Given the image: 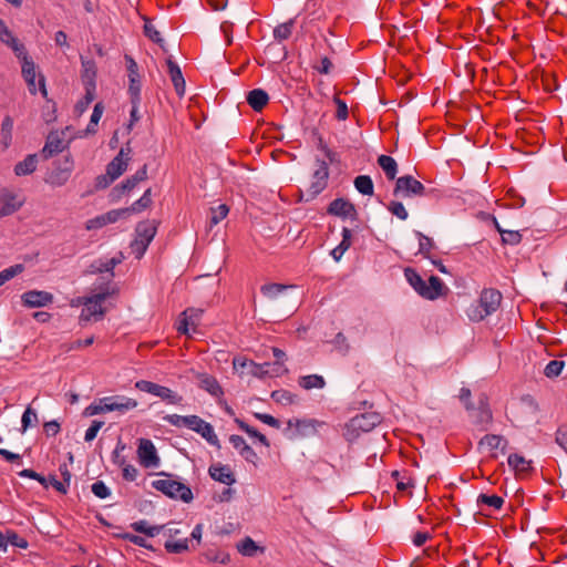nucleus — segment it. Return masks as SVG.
Masks as SVG:
<instances>
[{"instance_id": "obj_1", "label": "nucleus", "mask_w": 567, "mask_h": 567, "mask_svg": "<svg viewBox=\"0 0 567 567\" xmlns=\"http://www.w3.org/2000/svg\"><path fill=\"white\" fill-rule=\"evenodd\" d=\"M502 293L496 289H484L480 299L470 305L466 315L471 321L480 322L494 313L501 306Z\"/></svg>"}, {"instance_id": "obj_2", "label": "nucleus", "mask_w": 567, "mask_h": 567, "mask_svg": "<svg viewBox=\"0 0 567 567\" xmlns=\"http://www.w3.org/2000/svg\"><path fill=\"white\" fill-rule=\"evenodd\" d=\"M404 276L413 289L423 298L435 300L442 295L444 286L439 277L431 276L427 285L422 277L411 268L404 270Z\"/></svg>"}, {"instance_id": "obj_3", "label": "nucleus", "mask_w": 567, "mask_h": 567, "mask_svg": "<svg viewBox=\"0 0 567 567\" xmlns=\"http://www.w3.org/2000/svg\"><path fill=\"white\" fill-rule=\"evenodd\" d=\"M382 421V417L377 412H368L355 415L344 426V437L347 441H354L360 433L370 432Z\"/></svg>"}, {"instance_id": "obj_4", "label": "nucleus", "mask_w": 567, "mask_h": 567, "mask_svg": "<svg viewBox=\"0 0 567 567\" xmlns=\"http://www.w3.org/2000/svg\"><path fill=\"white\" fill-rule=\"evenodd\" d=\"M165 476L166 478L153 481L152 487L171 498L181 499L185 503L193 499L192 489L187 485L173 480L171 475L165 474Z\"/></svg>"}, {"instance_id": "obj_5", "label": "nucleus", "mask_w": 567, "mask_h": 567, "mask_svg": "<svg viewBox=\"0 0 567 567\" xmlns=\"http://www.w3.org/2000/svg\"><path fill=\"white\" fill-rule=\"evenodd\" d=\"M318 167L312 175L309 187L301 193V198L306 202L315 199L328 184L329 168L324 161H317Z\"/></svg>"}, {"instance_id": "obj_6", "label": "nucleus", "mask_w": 567, "mask_h": 567, "mask_svg": "<svg viewBox=\"0 0 567 567\" xmlns=\"http://www.w3.org/2000/svg\"><path fill=\"white\" fill-rule=\"evenodd\" d=\"M425 186L411 175H404L396 179L393 195L402 198L426 196Z\"/></svg>"}, {"instance_id": "obj_7", "label": "nucleus", "mask_w": 567, "mask_h": 567, "mask_svg": "<svg viewBox=\"0 0 567 567\" xmlns=\"http://www.w3.org/2000/svg\"><path fill=\"white\" fill-rule=\"evenodd\" d=\"M106 298V292L101 291L92 297L85 298L83 302V309L80 315L81 322H87L91 319L97 320L103 315V302Z\"/></svg>"}, {"instance_id": "obj_8", "label": "nucleus", "mask_w": 567, "mask_h": 567, "mask_svg": "<svg viewBox=\"0 0 567 567\" xmlns=\"http://www.w3.org/2000/svg\"><path fill=\"white\" fill-rule=\"evenodd\" d=\"M135 388L142 392H146L155 396H158L162 400L167 401L172 404H178L182 401V396L177 395L169 388L159 385L151 381L140 380L135 383Z\"/></svg>"}, {"instance_id": "obj_9", "label": "nucleus", "mask_w": 567, "mask_h": 567, "mask_svg": "<svg viewBox=\"0 0 567 567\" xmlns=\"http://www.w3.org/2000/svg\"><path fill=\"white\" fill-rule=\"evenodd\" d=\"M471 417L473 419L474 424L480 426L482 430H487L488 425L492 423L493 414L489 409L488 399L486 394H481L478 396L477 406L473 405L472 411H468Z\"/></svg>"}, {"instance_id": "obj_10", "label": "nucleus", "mask_w": 567, "mask_h": 567, "mask_svg": "<svg viewBox=\"0 0 567 567\" xmlns=\"http://www.w3.org/2000/svg\"><path fill=\"white\" fill-rule=\"evenodd\" d=\"M132 159V150L128 144L121 147L117 155L109 163V184L118 178L127 168Z\"/></svg>"}, {"instance_id": "obj_11", "label": "nucleus", "mask_w": 567, "mask_h": 567, "mask_svg": "<svg viewBox=\"0 0 567 567\" xmlns=\"http://www.w3.org/2000/svg\"><path fill=\"white\" fill-rule=\"evenodd\" d=\"M125 65H126V72L128 78V87L127 93L130 97H141V90H142V83H141V74H140V68L136 63V61L128 54L124 55Z\"/></svg>"}, {"instance_id": "obj_12", "label": "nucleus", "mask_w": 567, "mask_h": 567, "mask_svg": "<svg viewBox=\"0 0 567 567\" xmlns=\"http://www.w3.org/2000/svg\"><path fill=\"white\" fill-rule=\"evenodd\" d=\"M185 427L200 434L212 445H218L219 441L215 434L214 427L208 422L197 415H188Z\"/></svg>"}, {"instance_id": "obj_13", "label": "nucleus", "mask_w": 567, "mask_h": 567, "mask_svg": "<svg viewBox=\"0 0 567 567\" xmlns=\"http://www.w3.org/2000/svg\"><path fill=\"white\" fill-rule=\"evenodd\" d=\"M137 454L140 463L145 468H155L159 465V457L156 453V449L151 440L141 439Z\"/></svg>"}, {"instance_id": "obj_14", "label": "nucleus", "mask_w": 567, "mask_h": 567, "mask_svg": "<svg viewBox=\"0 0 567 567\" xmlns=\"http://www.w3.org/2000/svg\"><path fill=\"white\" fill-rule=\"evenodd\" d=\"M53 295L43 290H29L21 296L22 305L27 308H41L53 302Z\"/></svg>"}, {"instance_id": "obj_15", "label": "nucleus", "mask_w": 567, "mask_h": 567, "mask_svg": "<svg viewBox=\"0 0 567 567\" xmlns=\"http://www.w3.org/2000/svg\"><path fill=\"white\" fill-rule=\"evenodd\" d=\"M23 202L8 189L0 190V217L9 216L20 209Z\"/></svg>"}, {"instance_id": "obj_16", "label": "nucleus", "mask_w": 567, "mask_h": 567, "mask_svg": "<svg viewBox=\"0 0 567 567\" xmlns=\"http://www.w3.org/2000/svg\"><path fill=\"white\" fill-rule=\"evenodd\" d=\"M328 213L342 218H357V209L354 205L343 198L332 200L328 207Z\"/></svg>"}, {"instance_id": "obj_17", "label": "nucleus", "mask_w": 567, "mask_h": 567, "mask_svg": "<svg viewBox=\"0 0 567 567\" xmlns=\"http://www.w3.org/2000/svg\"><path fill=\"white\" fill-rule=\"evenodd\" d=\"M202 310L188 308L182 312V319L177 323V331L183 334L189 333V328L195 327L200 319Z\"/></svg>"}, {"instance_id": "obj_18", "label": "nucleus", "mask_w": 567, "mask_h": 567, "mask_svg": "<svg viewBox=\"0 0 567 567\" xmlns=\"http://www.w3.org/2000/svg\"><path fill=\"white\" fill-rule=\"evenodd\" d=\"M137 401L124 395L109 396V412L124 414L137 406Z\"/></svg>"}, {"instance_id": "obj_19", "label": "nucleus", "mask_w": 567, "mask_h": 567, "mask_svg": "<svg viewBox=\"0 0 567 567\" xmlns=\"http://www.w3.org/2000/svg\"><path fill=\"white\" fill-rule=\"evenodd\" d=\"M81 62H82L81 79H82L84 89H90L91 91H95V76H96L95 62L91 59H85L84 56H81Z\"/></svg>"}, {"instance_id": "obj_20", "label": "nucleus", "mask_w": 567, "mask_h": 567, "mask_svg": "<svg viewBox=\"0 0 567 567\" xmlns=\"http://www.w3.org/2000/svg\"><path fill=\"white\" fill-rule=\"evenodd\" d=\"M208 473L210 477L217 482L226 484L228 486L236 482L235 475L231 470L220 463L214 464L209 467Z\"/></svg>"}, {"instance_id": "obj_21", "label": "nucleus", "mask_w": 567, "mask_h": 567, "mask_svg": "<svg viewBox=\"0 0 567 567\" xmlns=\"http://www.w3.org/2000/svg\"><path fill=\"white\" fill-rule=\"evenodd\" d=\"M229 442L247 462L255 463L257 454L243 436L233 434L229 437Z\"/></svg>"}, {"instance_id": "obj_22", "label": "nucleus", "mask_w": 567, "mask_h": 567, "mask_svg": "<svg viewBox=\"0 0 567 567\" xmlns=\"http://www.w3.org/2000/svg\"><path fill=\"white\" fill-rule=\"evenodd\" d=\"M167 68L174 89L179 97L185 93V80L179 66L171 59L167 60Z\"/></svg>"}, {"instance_id": "obj_23", "label": "nucleus", "mask_w": 567, "mask_h": 567, "mask_svg": "<svg viewBox=\"0 0 567 567\" xmlns=\"http://www.w3.org/2000/svg\"><path fill=\"white\" fill-rule=\"evenodd\" d=\"M64 146V141L59 136L58 133H50L42 148V154L45 158L52 157L53 155L62 152Z\"/></svg>"}, {"instance_id": "obj_24", "label": "nucleus", "mask_w": 567, "mask_h": 567, "mask_svg": "<svg viewBox=\"0 0 567 567\" xmlns=\"http://www.w3.org/2000/svg\"><path fill=\"white\" fill-rule=\"evenodd\" d=\"M197 379L199 381V388L207 391L213 396L219 398L224 394L221 386L213 375L200 373Z\"/></svg>"}, {"instance_id": "obj_25", "label": "nucleus", "mask_w": 567, "mask_h": 567, "mask_svg": "<svg viewBox=\"0 0 567 567\" xmlns=\"http://www.w3.org/2000/svg\"><path fill=\"white\" fill-rule=\"evenodd\" d=\"M478 445L480 447H487L489 452H494L497 449L504 451L507 445V441L501 435L486 434L481 439ZM492 457H496V454L492 453Z\"/></svg>"}, {"instance_id": "obj_26", "label": "nucleus", "mask_w": 567, "mask_h": 567, "mask_svg": "<svg viewBox=\"0 0 567 567\" xmlns=\"http://www.w3.org/2000/svg\"><path fill=\"white\" fill-rule=\"evenodd\" d=\"M268 101V93L261 89H254L247 94L248 104L257 112L261 111L267 105Z\"/></svg>"}, {"instance_id": "obj_27", "label": "nucleus", "mask_w": 567, "mask_h": 567, "mask_svg": "<svg viewBox=\"0 0 567 567\" xmlns=\"http://www.w3.org/2000/svg\"><path fill=\"white\" fill-rule=\"evenodd\" d=\"M21 73L24 81L28 84L29 92L32 95L37 94L35 78H37V65L33 61H25L22 63Z\"/></svg>"}, {"instance_id": "obj_28", "label": "nucleus", "mask_w": 567, "mask_h": 567, "mask_svg": "<svg viewBox=\"0 0 567 567\" xmlns=\"http://www.w3.org/2000/svg\"><path fill=\"white\" fill-rule=\"evenodd\" d=\"M293 286H287L282 284H267L261 286V293L269 300H277L289 289H292Z\"/></svg>"}, {"instance_id": "obj_29", "label": "nucleus", "mask_w": 567, "mask_h": 567, "mask_svg": "<svg viewBox=\"0 0 567 567\" xmlns=\"http://www.w3.org/2000/svg\"><path fill=\"white\" fill-rule=\"evenodd\" d=\"M38 156L37 154L28 155L23 161L19 162L14 166V173L17 176H24L32 174L37 169Z\"/></svg>"}, {"instance_id": "obj_30", "label": "nucleus", "mask_w": 567, "mask_h": 567, "mask_svg": "<svg viewBox=\"0 0 567 567\" xmlns=\"http://www.w3.org/2000/svg\"><path fill=\"white\" fill-rule=\"evenodd\" d=\"M507 463L516 474H525L532 470V461L516 453L508 456Z\"/></svg>"}, {"instance_id": "obj_31", "label": "nucleus", "mask_w": 567, "mask_h": 567, "mask_svg": "<svg viewBox=\"0 0 567 567\" xmlns=\"http://www.w3.org/2000/svg\"><path fill=\"white\" fill-rule=\"evenodd\" d=\"M156 234V226L154 221L140 223L136 227V238L141 241L151 244Z\"/></svg>"}, {"instance_id": "obj_32", "label": "nucleus", "mask_w": 567, "mask_h": 567, "mask_svg": "<svg viewBox=\"0 0 567 567\" xmlns=\"http://www.w3.org/2000/svg\"><path fill=\"white\" fill-rule=\"evenodd\" d=\"M298 384L305 390L323 389L326 380L319 374L302 375L298 379Z\"/></svg>"}, {"instance_id": "obj_33", "label": "nucleus", "mask_w": 567, "mask_h": 567, "mask_svg": "<svg viewBox=\"0 0 567 567\" xmlns=\"http://www.w3.org/2000/svg\"><path fill=\"white\" fill-rule=\"evenodd\" d=\"M378 164L383 169L388 179L392 181L398 174V164L395 159L389 155H380Z\"/></svg>"}, {"instance_id": "obj_34", "label": "nucleus", "mask_w": 567, "mask_h": 567, "mask_svg": "<svg viewBox=\"0 0 567 567\" xmlns=\"http://www.w3.org/2000/svg\"><path fill=\"white\" fill-rule=\"evenodd\" d=\"M351 237V230L349 228H343L341 243L331 250V256L336 261H339L342 258L343 254L350 248Z\"/></svg>"}, {"instance_id": "obj_35", "label": "nucleus", "mask_w": 567, "mask_h": 567, "mask_svg": "<svg viewBox=\"0 0 567 567\" xmlns=\"http://www.w3.org/2000/svg\"><path fill=\"white\" fill-rule=\"evenodd\" d=\"M131 527L136 533L145 534L148 537H154L158 535L164 528L163 525H150L148 522L145 519L133 523Z\"/></svg>"}, {"instance_id": "obj_36", "label": "nucleus", "mask_w": 567, "mask_h": 567, "mask_svg": "<svg viewBox=\"0 0 567 567\" xmlns=\"http://www.w3.org/2000/svg\"><path fill=\"white\" fill-rule=\"evenodd\" d=\"M70 175V165H66L65 167H56L51 172L48 181L53 186H62L69 181Z\"/></svg>"}, {"instance_id": "obj_37", "label": "nucleus", "mask_w": 567, "mask_h": 567, "mask_svg": "<svg viewBox=\"0 0 567 567\" xmlns=\"http://www.w3.org/2000/svg\"><path fill=\"white\" fill-rule=\"evenodd\" d=\"M296 19H290L287 22H284L279 25H277L274 29V38L278 42H282L287 39H289L292 34V29L295 27Z\"/></svg>"}, {"instance_id": "obj_38", "label": "nucleus", "mask_w": 567, "mask_h": 567, "mask_svg": "<svg viewBox=\"0 0 567 567\" xmlns=\"http://www.w3.org/2000/svg\"><path fill=\"white\" fill-rule=\"evenodd\" d=\"M354 187L359 193L367 196H372L374 193V186L369 175H359L354 178Z\"/></svg>"}, {"instance_id": "obj_39", "label": "nucleus", "mask_w": 567, "mask_h": 567, "mask_svg": "<svg viewBox=\"0 0 567 567\" xmlns=\"http://www.w3.org/2000/svg\"><path fill=\"white\" fill-rule=\"evenodd\" d=\"M238 551L247 557H252L257 554L258 550L261 553L264 551V548H260L254 539L250 537H245L238 545H237Z\"/></svg>"}, {"instance_id": "obj_40", "label": "nucleus", "mask_w": 567, "mask_h": 567, "mask_svg": "<svg viewBox=\"0 0 567 567\" xmlns=\"http://www.w3.org/2000/svg\"><path fill=\"white\" fill-rule=\"evenodd\" d=\"M136 185L137 184L131 177H128L127 179H125L120 185H116L111 190L110 196L112 197L113 200H118V199H121V197L124 194L130 193L132 189H134L136 187Z\"/></svg>"}, {"instance_id": "obj_41", "label": "nucleus", "mask_w": 567, "mask_h": 567, "mask_svg": "<svg viewBox=\"0 0 567 567\" xmlns=\"http://www.w3.org/2000/svg\"><path fill=\"white\" fill-rule=\"evenodd\" d=\"M414 235L419 239V252L423 255V257L430 258V251L435 247L433 239L419 230H415Z\"/></svg>"}, {"instance_id": "obj_42", "label": "nucleus", "mask_w": 567, "mask_h": 567, "mask_svg": "<svg viewBox=\"0 0 567 567\" xmlns=\"http://www.w3.org/2000/svg\"><path fill=\"white\" fill-rule=\"evenodd\" d=\"M235 422L237 423L239 429L243 430L244 432H246L249 436L257 439L262 445L269 446V442H268L267 437L264 434H261L260 432H258L256 429L248 425L246 422H244L240 419H236Z\"/></svg>"}, {"instance_id": "obj_43", "label": "nucleus", "mask_w": 567, "mask_h": 567, "mask_svg": "<svg viewBox=\"0 0 567 567\" xmlns=\"http://www.w3.org/2000/svg\"><path fill=\"white\" fill-rule=\"evenodd\" d=\"M477 504L480 506L486 505L488 507H492L494 509H499L503 504L504 499L501 496L497 495H486V494H480L477 497Z\"/></svg>"}, {"instance_id": "obj_44", "label": "nucleus", "mask_w": 567, "mask_h": 567, "mask_svg": "<svg viewBox=\"0 0 567 567\" xmlns=\"http://www.w3.org/2000/svg\"><path fill=\"white\" fill-rule=\"evenodd\" d=\"M271 399L280 404L288 405L297 402V395L287 390H276L271 393Z\"/></svg>"}, {"instance_id": "obj_45", "label": "nucleus", "mask_w": 567, "mask_h": 567, "mask_svg": "<svg viewBox=\"0 0 567 567\" xmlns=\"http://www.w3.org/2000/svg\"><path fill=\"white\" fill-rule=\"evenodd\" d=\"M152 204V197H151V188L146 189L142 197L134 202L130 208L132 210V214L141 213L144 209L148 208Z\"/></svg>"}, {"instance_id": "obj_46", "label": "nucleus", "mask_w": 567, "mask_h": 567, "mask_svg": "<svg viewBox=\"0 0 567 567\" xmlns=\"http://www.w3.org/2000/svg\"><path fill=\"white\" fill-rule=\"evenodd\" d=\"M164 547L168 553L181 554V553L188 550V539L185 538V539L174 540L171 538V539L166 540Z\"/></svg>"}, {"instance_id": "obj_47", "label": "nucleus", "mask_w": 567, "mask_h": 567, "mask_svg": "<svg viewBox=\"0 0 567 567\" xmlns=\"http://www.w3.org/2000/svg\"><path fill=\"white\" fill-rule=\"evenodd\" d=\"M23 270L24 266L22 264H17L0 271V287L13 277L20 275Z\"/></svg>"}, {"instance_id": "obj_48", "label": "nucleus", "mask_w": 567, "mask_h": 567, "mask_svg": "<svg viewBox=\"0 0 567 567\" xmlns=\"http://www.w3.org/2000/svg\"><path fill=\"white\" fill-rule=\"evenodd\" d=\"M229 213V208L226 204H220L217 207L210 208V225H217Z\"/></svg>"}, {"instance_id": "obj_49", "label": "nucleus", "mask_w": 567, "mask_h": 567, "mask_svg": "<svg viewBox=\"0 0 567 567\" xmlns=\"http://www.w3.org/2000/svg\"><path fill=\"white\" fill-rule=\"evenodd\" d=\"M12 130H13V121L10 116H6L1 124V136H2V141H3V144L6 147H8V145L11 142Z\"/></svg>"}, {"instance_id": "obj_50", "label": "nucleus", "mask_w": 567, "mask_h": 567, "mask_svg": "<svg viewBox=\"0 0 567 567\" xmlns=\"http://www.w3.org/2000/svg\"><path fill=\"white\" fill-rule=\"evenodd\" d=\"M103 112H104L103 103L102 102L96 103L94 106L93 113L91 115L90 123L86 127L87 133L95 132V127H96L99 121L101 120Z\"/></svg>"}, {"instance_id": "obj_51", "label": "nucleus", "mask_w": 567, "mask_h": 567, "mask_svg": "<svg viewBox=\"0 0 567 567\" xmlns=\"http://www.w3.org/2000/svg\"><path fill=\"white\" fill-rule=\"evenodd\" d=\"M94 99H95V91H91L90 89H85V95L83 96L82 100H80L75 104V112L79 115L82 114L83 112H85L86 109L89 107V105L94 101Z\"/></svg>"}, {"instance_id": "obj_52", "label": "nucleus", "mask_w": 567, "mask_h": 567, "mask_svg": "<svg viewBox=\"0 0 567 567\" xmlns=\"http://www.w3.org/2000/svg\"><path fill=\"white\" fill-rule=\"evenodd\" d=\"M14 52L16 56L22 61V63H25V61H33L25 50V47L19 42V40L16 38L12 42L8 44Z\"/></svg>"}, {"instance_id": "obj_53", "label": "nucleus", "mask_w": 567, "mask_h": 567, "mask_svg": "<svg viewBox=\"0 0 567 567\" xmlns=\"http://www.w3.org/2000/svg\"><path fill=\"white\" fill-rule=\"evenodd\" d=\"M565 367L564 361L553 360L545 367L544 373L547 378L558 377Z\"/></svg>"}, {"instance_id": "obj_54", "label": "nucleus", "mask_w": 567, "mask_h": 567, "mask_svg": "<svg viewBox=\"0 0 567 567\" xmlns=\"http://www.w3.org/2000/svg\"><path fill=\"white\" fill-rule=\"evenodd\" d=\"M144 34L155 43L161 44L163 42L159 31L150 20H146L144 23Z\"/></svg>"}, {"instance_id": "obj_55", "label": "nucleus", "mask_w": 567, "mask_h": 567, "mask_svg": "<svg viewBox=\"0 0 567 567\" xmlns=\"http://www.w3.org/2000/svg\"><path fill=\"white\" fill-rule=\"evenodd\" d=\"M130 101H131V112H130V123L127 125V131L130 132L132 126L140 121L141 116L138 114V109H140V104H141V97H130Z\"/></svg>"}, {"instance_id": "obj_56", "label": "nucleus", "mask_w": 567, "mask_h": 567, "mask_svg": "<svg viewBox=\"0 0 567 567\" xmlns=\"http://www.w3.org/2000/svg\"><path fill=\"white\" fill-rule=\"evenodd\" d=\"M388 209L401 220H405L409 217V214L401 202H390V204L388 205Z\"/></svg>"}, {"instance_id": "obj_57", "label": "nucleus", "mask_w": 567, "mask_h": 567, "mask_svg": "<svg viewBox=\"0 0 567 567\" xmlns=\"http://www.w3.org/2000/svg\"><path fill=\"white\" fill-rule=\"evenodd\" d=\"M205 557L208 561L219 563L221 565H226L230 561V556L223 551H208L205 554Z\"/></svg>"}, {"instance_id": "obj_58", "label": "nucleus", "mask_w": 567, "mask_h": 567, "mask_svg": "<svg viewBox=\"0 0 567 567\" xmlns=\"http://www.w3.org/2000/svg\"><path fill=\"white\" fill-rule=\"evenodd\" d=\"M249 373L257 378H265V377H268V373H270V370H268L267 363L257 364L255 362H250L249 363Z\"/></svg>"}, {"instance_id": "obj_59", "label": "nucleus", "mask_w": 567, "mask_h": 567, "mask_svg": "<svg viewBox=\"0 0 567 567\" xmlns=\"http://www.w3.org/2000/svg\"><path fill=\"white\" fill-rule=\"evenodd\" d=\"M6 539H8V544L19 547V548H27L28 542L23 537H20L16 532L9 530L6 535Z\"/></svg>"}, {"instance_id": "obj_60", "label": "nucleus", "mask_w": 567, "mask_h": 567, "mask_svg": "<svg viewBox=\"0 0 567 567\" xmlns=\"http://www.w3.org/2000/svg\"><path fill=\"white\" fill-rule=\"evenodd\" d=\"M16 39L13 33L9 30L4 21L0 18V41L8 45Z\"/></svg>"}, {"instance_id": "obj_61", "label": "nucleus", "mask_w": 567, "mask_h": 567, "mask_svg": "<svg viewBox=\"0 0 567 567\" xmlns=\"http://www.w3.org/2000/svg\"><path fill=\"white\" fill-rule=\"evenodd\" d=\"M268 370H270V373H268V377H280L288 372V368L282 362H274V363H267Z\"/></svg>"}, {"instance_id": "obj_62", "label": "nucleus", "mask_w": 567, "mask_h": 567, "mask_svg": "<svg viewBox=\"0 0 567 567\" xmlns=\"http://www.w3.org/2000/svg\"><path fill=\"white\" fill-rule=\"evenodd\" d=\"M504 244L517 245L522 240V235L516 230H505L502 236Z\"/></svg>"}, {"instance_id": "obj_63", "label": "nucleus", "mask_w": 567, "mask_h": 567, "mask_svg": "<svg viewBox=\"0 0 567 567\" xmlns=\"http://www.w3.org/2000/svg\"><path fill=\"white\" fill-rule=\"evenodd\" d=\"M103 424H104V422H102V421H96V420L93 421L91 426L85 432L84 440L86 442L93 441L96 437V435H97L99 431L101 430V427L103 426Z\"/></svg>"}, {"instance_id": "obj_64", "label": "nucleus", "mask_w": 567, "mask_h": 567, "mask_svg": "<svg viewBox=\"0 0 567 567\" xmlns=\"http://www.w3.org/2000/svg\"><path fill=\"white\" fill-rule=\"evenodd\" d=\"M555 441L565 452H567V426L558 427Z\"/></svg>"}]
</instances>
